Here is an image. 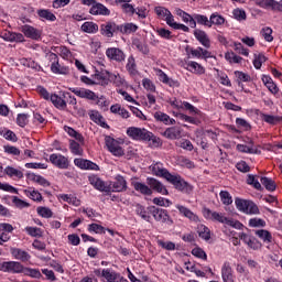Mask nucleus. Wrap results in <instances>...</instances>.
<instances>
[{"mask_svg": "<svg viewBox=\"0 0 282 282\" xmlns=\"http://www.w3.org/2000/svg\"><path fill=\"white\" fill-rule=\"evenodd\" d=\"M88 180L91 186L100 193H123V191H127V180L122 175H118L112 185L96 175L89 176Z\"/></svg>", "mask_w": 282, "mask_h": 282, "instance_id": "1", "label": "nucleus"}, {"mask_svg": "<svg viewBox=\"0 0 282 282\" xmlns=\"http://www.w3.org/2000/svg\"><path fill=\"white\" fill-rule=\"evenodd\" d=\"M127 135H129L131 140L152 142L153 147H160V144H162L160 138L155 137L153 132L144 128L130 127L127 129Z\"/></svg>", "mask_w": 282, "mask_h": 282, "instance_id": "2", "label": "nucleus"}, {"mask_svg": "<svg viewBox=\"0 0 282 282\" xmlns=\"http://www.w3.org/2000/svg\"><path fill=\"white\" fill-rule=\"evenodd\" d=\"M203 215L205 219H210L212 221H218L219 224H226V226H230L231 228H236L237 230H241V228H243V224H241L239 220L228 218L224 216V214L213 212L208 208L203 209Z\"/></svg>", "mask_w": 282, "mask_h": 282, "instance_id": "3", "label": "nucleus"}, {"mask_svg": "<svg viewBox=\"0 0 282 282\" xmlns=\"http://www.w3.org/2000/svg\"><path fill=\"white\" fill-rule=\"evenodd\" d=\"M236 208L240 213L245 215H259L261 212L259 210V206L254 204L252 200L236 198L235 199Z\"/></svg>", "mask_w": 282, "mask_h": 282, "instance_id": "4", "label": "nucleus"}, {"mask_svg": "<svg viewBox=\"0 0 282 282\" xmlns=\"http://www.w3.org/2000/svg\"><path fill=\"white\" fill-rule=\"evenodd\" d=\"M148 210L152 217L159 221V224H165L166 226H173V219L169 215L166 209H162L155 206H149Z\"/></svg>", "mask_w": 282, "mask_h": 282, "instance_id": "5", "label": "nucleus"}, {"mask_svg": "<svg viewBox=\"0 0 282 282\" xmlns=\"http://www.w3.org/2000/svg\"><path fill=\"white\" fill-rule=\"evenodd\" d=\"M170 184L176 188V191H180L181 193L189 194L193 192V186L188 184L182 176L172 174L170 176V180H167Z\"/></svg>", "mask_w": 282, "mask_h": 282, "instance_id": "6", "label": "nucleus"}, {"mask_svg": "<svg viewBox=\"0 0 282 282\" xmlns=\"http://www.w3.org/2000/svg\"><path fill=\"white\" fill-rule=\"evenodd\" d=\"M105 142L108 151L112 153V155L116 158H122V155H124V150L120 147V142H118V140L111 137H106Z\"/></svg>", "mask_w": 282, "mask_h": 282, "instance_id": "7", "label": "nucleus"}, {"mask_svg": "<svg viewBox=\"0 0 282 282\" xmlns=\"http://www.w3.org/2000/svg\"><path fill=\"white\" fill-rule=\"evenodd\" d=\"M23 264L17 261H8L0 263V271L1 272H10L11 274H21L23 272Z\"/></svg>", "mask_w": 282, "mask_h": 282, "instance_id": "8", "label": "nucleus"}, {"mask_svg": "<svg viewBox=\"0 0 282 282\" xmlns=\"http://www.w3.org/2000/svg\"><path fill=\"white\" fill-rule=\"evenodd\" d=\"M48 59L51 61V72H53V74H63V75H67L69 74V68L67 66H61L58 63V55H56L55 53H50L48 54Z\"/></svg>", "mask_w": 282, "mask_h": 282, "instance_id": "9", "label": "nucleus"}, {"mask_svg": "<svg viewBox=\"0 0 282 282\" xmlns=\"http://www.w3.org/2000/svg\"><path fill=\"white\" fill-rule=\"evenodd\" d=\"M95 85H101V87H107L111 80V73L109 70H96Z\"/></svg>", "mask_w": 282, "mask_h": 282, "instance_id": "10", "label": "nucleus"}, {"mask_svg": "<svg viewBox=\"0 0 282 282\" xmlns=\"http://www.w3.org/2000/svg\"><path fill=\"white\" fill-rule=\"evenodd\" d=\"M100 32L102 36L112 39L115 32H120V25L116 24V22H106L100 25Z\"/></svg>", "mask_w": 282, "mask_h": 282, "instance_id": "11", "label": "nucleus"}, {"mask_svg": "<svg viewBox=\"0 0 282 282\" xmlns=\"http://www.w3.org/2000/svg\"><path fill=\"white\" fill-rule=\"evenodd\" d=\"M151 171L153 175H156V177H163L164 180H166V182H169L170 177L173 175L169 172V170L164 167V164H162L161 162L151 165Z\"/></svg>", "mask_w": 282, "mask_h": 282, "instance_id": "12", "label": "nucleus"}, {"mask_svg": "<svg viewBox=\"0 0 282 282\" xmlns=\"http://www.w3.org/2000/svg\"><path fill=\"white\" fill-rule=\"evenodd\" d=\"M106 56L109 58V61H116V63H122V61L126 58L124 52L118 47L107 48Z\"/></svg>", "mask_w": 282, "mask_h": 282, "instance_id": "13", "label": "nucleus"}, {"mask_svg": "<svg viewBox=\"0 0 282 282\" xmlns=\"http://www.w3.org/2000/svg\"><path fill=\"white\" fill-rule=\"evenodd\" d=\"M147 184L150 186L151 191H155L161 195H169V189H166V186H164V184H162V182L158 181L156 178L148 177Z\"/></svg>", "mask_w": 282, "mask_h": 282, "instance_id": "14", "label": "nucleus"}, {"mask_svg": "<svg viewBox=\"0 0 282 282\" xmlns=\"http://www.w3.org/2000/svg\"><path fill=\"white\" fill-rule=\"evenodd\" d=\"M20 32H22L26 39H32L33 41L41 39V31L30 24L22 25Z\"/></svg>", "mask_w": 282, "mask_h": 282, "instance_id": "15", "label": "nucleus"}, {"mask_svg": "<svg viewBox=\"0 0 282 282\" xmlns=\"http://www.w3.org/2000/svg\"><path fill=\"white\" fill-rule=\"evenodd\" d=\"M75 96L79 98H86L87 100H98L96 93L85 88H69Z\"/></svg>", "mask_w": 282, "mask_h": 282, "instance_id": "16", "label": "nucleus"}, {"mask_svg": "<svg viewBox=\"0 0 282 282\" xmlns=\"http://www.w3.org/2000/svg\"><path fill=\"white\" fill-rule=\"evenodd\" d=\"M50 162L57 166V169H67L69 161L63 154H51Z\"/></svg>", "mask_w": 282, "mask_h": 282, "instance_id": "17", "label": "nucleus"}, {"mask_svg": "<svg viewBox=\"0 0 282 282\" xmlns=\"http://www.w3.org/2000/svg\"><path fill=\"white\" fill-rule=\"evenodd\" d=\"M156 76L161 83L169 85V87H180V82L169 77L162 69L156 70Z\"/></svg>", "mask_w": 282, "mask_h": 282, "instance_id": "18", "label": "nucleus"}, {"mask_svg": "<svg viewBox=\"0 0 282 282\" xmlns=\"http://www.w3.org/2000/svg\"><path fill=\"white\" fill-rule=\"evenodd\" d=\"M74 164H75V166H78V169H84V170H88V171H98V164H96L89 160L75 159Z\"/></svg>", "mask_w": 282, "mask_h": 282, "instance_id": "19", "label": "nucleus"}, {"mask_svg": "<svg viewBox=\"0 0 282 282\" xmlns=\"http://www.w3.org/2000/svg\"><path fill=\"white\" fill-rule=\"evenodd\" d=\"M90 14L94 15H102V17H109L111 14V11H109V9H107V7H105V4L102 3H94L93 7L90 8Z\"/></svg>", "mask_w": 282, "mask_h": 282, "instance_id": "20", "label": "nucleus"}, {"mask_svg": "<svg viewBox=\"0 0 282 282\" xmlns=\"http://www.w3.org/2000/svg\"><path fill=\"white\" fill-rule=\"evenodd\" d=\"M176 208L181 213V215L189 219V221H195V223L199 221V217L195 213H193L191 209H188V207H185L183 205H176Z\"/></svg>", "mask_w": 282, "mask_h": 282, "instance_id": "21", "label": "nucleus"}, {"mask_svg": "<svg viewBox=\"0 0 282 282\" xmlns=\"http://www.w3.org/2000/svg\"><path fill=\"white\" fill-rule=\"evenodd\" d=\"M134 213L135 215L141 217V219H143L144 221H151V213L149 212V207L147 208L140 204H135Z\"/></svg>", "mask_w": 282, "mask_h": 282, "instance_id": "22", "label": "nucleus"}, {"mask_svg": "<svg viewBox=\"0 0 282 282\" xmlns=\"http://www.w3.org/2000/svg\"><path fill=\"white\" fill-rule=\"evenodd\" d=\"M221 276L224 282H235V275H232V268L230 267V263H224L221 268Z\"/></svg>", "mask_w": 282, "mask_h": 282, "instance_id": "23", "label": "nucleus"}, {"mask_svg": "<svg viewBox=\"0 0 282 282\" xmlns=\"http://www.w3.org/2000/svg\"><path fill=\"white\" fill-rule=\"evenodd\" d=\"M164 138H167V140H178V138H182V129L177 127L167 128L163 132Z\"/></svg>", "mask_w": 282, "mask_h": 282, "instance_id": "24", "label": "nucleus"}, {"mask_svg": "<svg viewBox=\"0 0 282 282\" xmlns=\"http://www.w3.org/2000/svg\"><path fill=\"white\" fill-rule=\"evenodd\" d=\"M256 6L264 10H279V2L275 0H256Z\"/></svg>", "mask_w": 282, "mask_h": 282, "instance_id": "25", "label": "nucleus"}, {"mask_svg": "<svg viewBox=\"0 0 282 282\" xmlns=\"http://www.w3.org/2000/svg\"><path fill=\"white\" fill-rule=\"evenodd\" d=\"M132 186L137 193H141V195H153V189L149 187L147 184L141 182H132Z\"/></svg>", "mask_w": 282, "mask_h": 282, "instance_id": "26", "label": "nucleus"}, {"mask_svg": "<svg viewBox=\"0 0 282 282\" xmlns=\"http://www.w3.org/2000/svg\"><path fill=\"white\" fill-rule=\"evenodd\" d=\"M194 36H195V39H197L199 41V43L204 47H207V48L210 47V39H208V35L204 31H202L199 29L195 30Z\"/></svg>", "mask_w": 282, "mask_h": 282, "instance_id": "27", "label": "nucleus"}, {"mask_svg": "<svg viewBox=\"0 0 282 282\" xmlns=\"http://www.w3.org/2000/svg\"><path fill=\"white\" fill-rule=\"evenodd\" d=\"M11 254L14 257V259H18L19 261H30V253L26 251H23L19 248H11Z\"/></svg>", "mask_w": 282, "mask_h": 282, "instance_id": "28", "label": "nucleus"}, {"mask_svg": "<svg viewBox=\"0 0 282 282\" xmlns=\"http://www.w3.org/2000/svg\"><path fill=\"white\" fill-rule=\"evenodd\" d=\"M126 69L130 76H138V64H135V57L133 55L128 57Z\"/></svg>", "mask_w": 282, "mask_h": 282, "instance_id": "29", "label": "nucleus"}, {"mask_svg": "<svg viewBox=\"0 0 282 282\" xmlns=\"http://www.w3.org/2000/svg\"><path fill=\"white\" fill-rule=\"evenodd\" d=\"M262 83L265 85V87L271 91V94H279V87H276V84L272 80V77L268 75L262 76Z\"/></svg>", "mask_w": 282, "mask_h": 282, "instance_id": "30", "label": "nucleus"}, {"mask_svg": "<svg viewBox=\"0 0 282 282\" xmlns=\"http://www.w3.org/2000/svg\"><path fill=\"white\" fill-rule=\"evenodd\" d=\"M187 69L188 72H192V74H198L199 76H202V74H206L204 66L197 62H189L187 64Z\"/></svg>", "mask_w": 282, "mask_h": 282, "instance_id": "31", "label": "nucleus"}, {"mask_svg": "<svg viewBox=\"0 0 282 282\" xmlns=\"http://www.w3.org/2000/svg\"><path fill=\"white\" fill-rule=\"evenodd\" d=\"M110 83L113 84L115 87H127V80L124 77L120 76V74H110Z\"/></svg>", "mask_w": 282, "mask_h": 282, "instance_id": "32", "label": "nucleus"}, {"mask_svg": "<svg viewBox=\"0 0 282 282\" xmlns=\"http://www.w3.org/2000/svg\"><path fill=\"white\" fill-rule=\"evenodd\" d=\"M155 120L159 122H164V124H175V120L171 119V117L162 111H158L154 113Z\"/></svg>", "mask_w": 282, "mask_h": 282, "instance_id": "33", "label": "nucleus"}, {"mask_svg": "<svg viewBox=\"0 0 282 282\" xmlns=\"http://www.w3.org/2000/svg\"><path fill=\"white\" fill-rule=\"evenodd\" d=\"M260 118L263 122H267V124H279L282 120V117L265 113H260Z\"/></svg>", "mask_w": 282, "mask_h": 282, "instance_id": "34", "label": "nucleus"}, {"mask_svg": "<svg viewBox=\"0 0 282 282\" xmlns=\"http://www.w3.org/2000/svg\"><path fill=\"white\" fill-rule=\"evenodd\" d=\"M197 232L200 239H204V241H210V229L208 227L205 225H198Z\"/></svg>", "mask_w": 282, "mask_h": 282, "instance_id": "35", "label": "nucleus"}, {"mask_svg": "<svg viewBox=\"0 0 282 282\" xmlns=\"http://www.w3.org/2000/svg\"><path fill=\"white\" fill-rule=\"evenodd\" d=\"M254 235L259 237V239H262L264 243H272V234L265 229H259L254 231Z\"/></svg>", "mask_w": 282, "mask_h": 282, "instance_id": "36", "label": "nucleus"}, {"mask_svg": "<svg viewBox=\"0 0 282 282\" xmlns=\"http://www.w3.org/2000/svg\"><path fill=\"white\" fill-rule=\"evenodd\" d=\"M260 182L267 191H270L271 193L276 191V183H274L272 178L263 176L260 178Z\"/></svg>", "mask_w": 282, "mask_h": 282, "instance_id": "37", "label": "nucleus"}, {"mask_svg": "<svg viewBox=\"0 0 282 282\" xmlns=\"http://www.w3.org/2000/svg\"><path fill=\"white\" fill-rule=\"evenodd\" d=\"M51 102H53L54 107L57 109H65L67 107V102L56 94L51 95Z\"/></svg>", "mask_w": 282, "mask_h": 282, "instance_id": "38", "label": "nucleus"}, {"mask_svg": "<svg viewBox=\"0 0 282 282\" xmlns=\"http://www.w3.org/2000/svg\"><path fill=\"white\" fill-rule=\"evenodd\" d=\"M90 120H93V122H96V124H100V127H109L107 126V122H105V118L102 117V115H100V112L98 111H93L90 113Z\"/></svg>", "mask_w": 282, "mask_h": 282, "instance_id": "39", "label": "nucleus"}, {"mask_svg": "<svg viewBox=\"0 0 282 282\" xmlns=\"http://www.w3.org/2000/svg\"><path fill=\"white\" fill-rule=\"evenodd\" d=\"M226 23V19L219 13H213L209 18V28H213V25H224Z\"/></svg>", "mask_w": 282, "mask_h": 282, "instance_id": "40", "label": "nucleus"}, {"mask_svg": "<svg viewBox=\"0 0 282 282\" xmlns=\"http://www.w3.org/2000/svg\"><path fill=\"white\" fill-rule=\"evenodd\" d=\"M82 31L86 32L87 34H96V32H98V24L94 22H85L82 25Z\"/></svg>", "mask_w": 282, "mask_h": 282, "instance_id": "41", "label": "nucleus"}, {"mask_svg": "<svg viewBox=\"0 0 282 282\" xmlns=\"http://www.w3.org/2000/svg\"><path fill=\"white\" fill-rule=\"evenodd\" d=\"M119 32L122 34H131L133 32H138V26L134 23H126L123 25H119Z\"/></svg>", "mask_w": 282, "mask_h": 282, "instance_id": "42", "label": "nucleus"}, {"mask_svg": "<svg viewBox=\"0 0 282 282\" xmlns=\"http://www.w3.org/2000/svg\"><path fill=\"white\" fill-rule=\"evenodd\" d=\"M22 273L25 274V276H31L32 279H41V276H43L39 269L24 268Z\"/></svg>", "mask_w": 282, "mask_h": 282, "instance_id": "43", "label": "nucleus"}, {"mask_svg": "<svg viewBox=\"0 0 282 282\" xmlns=\"http://www.w3.org/2000/svg\"><path fill=\"white\" fill-rule=\"evenodd\" d=\"M24 193H25L26 197H30L31 199H33V202H43V195H41L39 193V191L24 189Z\"/></svg>", "mask_w": 282, "mask_h": 282, "instance_id": "44", "label": "nucleus"}, {"mask_svg": "<svg viewBox=\"0 0 282 282\" xmlns=\"http://www.w3.org/2000/svg\"><path fill=\"white\" fill-rule=\"evenodd\" d=\"M64 131H66V133H68V135H70V138H75V140H77V142L85 141V138H83V134L78 133L76 130H74V128L64 127Z\"/></svg>", "mask_w": 282, "mask_h": 282, "instance_id": "45", "label": "nucleus"}, {"mask_svg": "<svg viewBox=\"0 0 282 282\" xmlns=\"http://www.w3.org/2000/svg\"><path fill=\"white\" fill-rule=\"evenodd\" d=\"M30 180H32V182H35L36 184H40V186H44V187L50 186V182L41 175L30 174Z\"/></svg>", "mask_w": 282, "mask_h": 282, "instance_id": "46", "label": "nucleus"}, {"mask_svg": "<svg viewBox=\"0 0 282 282\" xmlns=\"http://www.w3.org/2000/svg\"><path fill=\"white\" fill-rule=\"evenodd\" d=\"M154 12L159 17V19H163V21H165L171 13V11L164 7H155Z\"/></svg>", "mask_w": 282, "mask_h": 282, "instance_id": "47", "label": "nucleus"}, {"mask_svg": "<svg viewBox=\"0 0 282 282\" xmlns=\"http://www.w3.org/2000/svg\"><path fill=\"white\" fill-rule=\"evenodd\" d=\"M219 195L220 200L225 206H230V204H232V196H230V193L228 191H221Z\"/></svg>", "mask_w": 282, "mask_h": 282, "instance_id": "48", "label": "nucleus"}, {"mask_svg": "<svg viewBox=\"0 0 282 282\" xmlns=\"http://www.w3.org/2000/svg\"><path fill=\"white\" fill-rule=\"evenodd\" d=\"M6 173L9 175V177H18V180H21L23 177V172L12 167L8 166L6 167Z\"/></svg>", "mask_w": 282, "mask_h": 282, "instance_id": "49", "label": "nucleus"}, {"mask_svg": "<svg viewBox=\"0 0 282 282\" xmlns=\"http://www.w3.org/2000/svg\"><path fill=\"white\" fill-rule=\"evenodd\" d=\"M237 151H239L240 153H251V154L261 153V151H259L254 148H250L246 144H238L237 145Z\"/></svg>", "mask_w": 282, "mask_h": 282, "instance_id": "50", "label": "nucleus"}, {"mask_svg": "<svg viewBox=\"0 0 282 282\" xmlns=\"http://www.w3.org/2000/svg\"><path fill=\"white\" fill-rule=\"evenodd\" d=\"M25 232H28L30 237H43V230L39 227H25Z\"/></svg>", "mask_w": 282, "mask_h": 282, "instance_id": "51", "label": "nucleus"}, {"mask_svg": "<svg viewBox=\"0 0 282 282\" xmlns=\"http://www.w3.org/2000/svg\"><path fill=\"white\" fill-rule=\"evenodd\" d=\"M176 147H180L181 149H184L185 151H193V142H191L187 139H182L178 142H176Z\"/></svg>", "mask_w": 282, "mask_h": 282, "instance_id": "52", "label": "nucleus"}, {"mask_svg": "<svg viewBox=\"0 0 282 282\" xmlns=\"http://www.w3.org/2000/svg\"><path fill=\"white\" fill-rule=\"evenodd\" d=\"M37 14L41 19H46V21H56V15H54L50 10H40L37 11Z\"/></svg>", "mask_w": 282, "mask_h": 282, "instance_id": "53", "label": "nucleus"}, {"mask_svg": "<svg viewBox=\"0 0 282 282\" xmlns=\"http://www.w3.org/2000/svg\"><path fill=\"white\" fill-rule=\"evenodd\" d=\"M250 228H265V220L261 218H251L249 220Z\"/></svg>", "mask_w": 282, "mask_h": 282, "instance_id": "54", "label": "nucleus"}, {"mask_svg": "<svg viewBox=\"0 0 282 282\" xmlns=\"http://www.w3.org/2000/svg\"><path fill=\"white\" fill-rule=\"evenodd\" d=\"M194 19L198 25H206L207 28H210V20H208V17L202 15V14H195Z\"/></svg>", "mask_w": 282, "mask_h": 282, "instance_id": "55", "label": "nucleus"}, {"mask_svg": "<svg viewBox=\"0 0 282 282\" xmlns=\"http://www.w3.org/2000/svg\"><path fill=\"white\" fill-rule=\"evenodd\" d=\"M37 215H40V217H44L45 219H50V217H52L54 215V213H52V209H50L48 207H37Z\"/></svg>", "mask_w": 282, "mask_h": 282, "instance_id": "56", "label": "nucleus"}, {"mask_svg": "<svg viewBox=\"0 0 282 282\" xmlns=\"http://www.w3.org/2000/svg\"><path fill=\"white\" fill-rule=\"evenodd\" d=\"M69 149L74 155H83V149L78 142L70 140Z\"/></svg>", "mask_w": 282, "mask_h": 282, "instance_id": "57", "label": "nucleus"}, {"mask_svg": "<svg viewBox=\"0 0 282 282\" xmlns=\"http://www.w3.org/2000/svg\"><path fill=\"white\" fill-rule=\"evenodd\" d=\"M247 184H249L250 186H253V188H256V191H261L263 188V187H261V183H259V181H257L254 178V175H252V174L248 175Z\"/></svg>", "mask_w": 282, "mask_h": 282, "instance_id": "58", "label": "nucleus"}, {"mask_svg": "<svg viewBox=\"0 0 282 282\" xmlns=\"http://www.w3.org/2000/svg\"><path fill=\"white\" fill-rule=\"evenodd\" d=\"M7 41H17V43H23V41H25V37L21 33H9V36H7Z\"/></svg>", "mask_w": 282, "mask_h": 282, "instance_id": "59", "label": "nucleus"}, {"mask_svg": "<svg viewBox=\"0 0 282 282\" xmlns=\"http://www.w3.org/2000/svg\"><path fill=\"white\" fill-rule=\"evenodd\" d=\"M232 14L236 21H246L247 19L246 11L242 9H235Z\"/></svg>", "mask_w": 282, "mask_h": 282, "instance_id": "60", "label": "nucleus"}, {"mask_svg": "<svg viewBox=\"0 0 282 282\" xmlns=\"http://www.w3.org/2000/svg\"><path fill=\"white\" fill-rule=\"evenodd\" d=\"M263 63H265V55H256V58L253 59V67H256V69H261V65H263Z\"/></svg>", "mask_w": 282, "mask_h": 282, "instance_id": "61", "label": "nucleus"}, {"mask_svg": "<svg viewBox=\"0 0 282 282\" xmlns=\"http://www.w3.org/2000/svg\"><path fill=\"white\" fill-rule=\"evenodd\" d=\"M134 45L137 50L141 52V54H144V55L149 54L150 52L149 45H147L144 42L137 41L134 42Z\"/></svg>", "mask_w": 282, "mask_h": 282, "instance_id": "62", "label": "nucleus"}, {"mask_svg": "<svg viewBox=\"0 0 282 282\" xmlns=\"http://www.w3.org/2000/svg\"><path fill=\"white\" fill-rule=\"evenodd\" d=\"M152 202L156 206H165V207H169V206H171L173 204V203H171L170 199H164L163 197H155V198H153Z\"/></svg>", "mask_w": 282, "mask_h": 282, "instance_id": "63", "label": "nucleus"}, {"mask_svg": "<svg viewBox=\"0 0 282 282\" xmlns=\"http://www.w3.org/2000/svg\"><path fill=\"white\" fill-rule=\"evenodd\" d=\"M158 245L164 250H175V242L158 240Z\"/></svg>", "mask_w": 282, "mask_h": 282, "instance_id": "64", "label": "nucleus"}]
</instances>
